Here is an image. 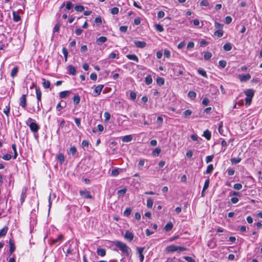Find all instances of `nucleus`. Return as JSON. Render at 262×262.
Segmentation results:
<instances>
[{
	"instance_id": "1",
	"label": "nucleus",
	"mask_w": 262,
	"mask_h": 262,
	"mask_svg": "<svg viewBox=\"0 0 262 262\" xmlns=\"http://www.w3.org/2000/svg\"><path fill=\"white\" fill-rule=\"evenodd\" d=\"M115 246L119 248V249L126 256H128L130 252V249L124 243L116 241L115 242Z\"/></svg>"
},
{
	"instance_id": "2",
	"label": "nucleus",
	"mask_w": 262,
	"mask_h": 262,
	"mask_svg": "<svg viewBox=\"0 0 262 262\" xmlns=\"http://www.w3.org/2000/svg\"><path fill=\"white\" fill-rule=\"evenodd\" d=\"M80 195L83 198L92 199L93 196L90 194V192L86 189L80 190L79 191Z\"/></svg>"
},
{
	"instance_id": "3",
	"label": "nucleus",
	"mask_w": 262,
	"mask_h": 262,
	"mask_svg": "<svg viewBox=\"0 0 262 262\" xmlns=\"http://www.w3.org/2000/svg\"><path fill=\"white\" fill-rule=\"evenodd\" d=\"M27 105V95L23 94L19 98V105L25 108Z\"/></svg>"
},
{
	"instance_id": "4",
	"label": "nucleus",
	"mask_w": 262,
	"mask_h": 262,
	"mask_svg": "<svg viewBox=\"0 0 262 262\" xmlns=\"http://www.w3.org/2000/svg\"><path fill=\"white\" fill-rule=\"evenodd\" d=\"M31 130L33 133H37L39 129V125L35 122H31L29 125Z\"/></svg>"
},
{
	"instance_id": "5",
	"label": "nucleus",
	"mask_w": 262,
	"mask_h": 262,
	"mask_svg": "<svg viewBox=\"0 0 262 262\" xmlns=\"http://www.w3.org/2000/svg\"><path fill=\"white\" fill-rule=\"evenodd\" d=\"M238 77L241 82L247 81L251 78V75L249 74L238 75Z\"/></svg>"
},
{
	"instance_id": "6",
	"label": "nucleus",
	"mask_w": 262,
	"mask_h": 262,
	"mask_svg": "<svg viewBox=\"0 0 262 262\" xmlns=\"http://www.w3.org/2000/svg\"><path fill=\"white\" fill-rule=\"evenodd\" d=\"M134 43L136 47L138 48H143L146 45V42L143 41L135 40Z\"/></svg>"
},
{
	"instance_id": "7",
	"label": "nucleus",
	"mask_w": 262,
	"mask_h": 262,
	"mask_svg": "<svg viewBox=\"0 0 262 262\" xmlns=\"http://www.w3.org/2000/svg\"><path fill=\"white\" fill-rule=\"evenodd\" d=\"M244 93L247 97L253 98L254 95V91L253 89H248Z\"/></svg>"
},
{
	"instance_id": "8",
	"label": "nucleus",
	"mask_w": 262,
	"mask_h": 262,
	"mask_svg": "<svg viewBox=\"0 0 262 262\" xmlns=\"http://www.w3.org/2000/svg\"><path fill=\"white\" fill-rule=\"evenodd\" d=\"M124 238L131 242L134 238V234L133 233L127 231L124 235Z\"/></svg>"
},
{
	"instance_id": "9",
	"label": "nucleus",
	"mask_w": 262,
	"mask_h": 262,
	"mask_svg": "<svg viewBox=\"0 0 262 262\" xmlns=\"http://www.w3.org/2000/svg\"><path fill=\"white\" fill-rule=\"evenodd\" d=\"M9 245H10V249L9 253L11 254L15 249V246L14 243L12 239L9 240Z\"/></svg>"
},
{
	"instance_id": "10",
	"label": "nucleus",
	"mask_w": 262,
	"mask_h": 262,
	"mask_svg": "<svg viewBox=\"0 0 262 262\" xmlns=\"http://www.w3.org/2000/svg\"><path fill=\"white\" fill-rule=\"evenodd\" d=\"M36 98L38 101H40L41 99V92L39 87H35Z\"/></svg>"
},
{
	"instance_id": "11",
	"label": "nucleus",
	"mask_w": 262,
	"mask_h": 262,
	"mask_svg": "<svg viewBox=\"0 0 262 262\" xmlns=\"http://www.w3.org/2000/svg\"><path fill=\"white\" fill-rule=\"evenodd\" d=\"M103 87L104 85L103 84H99L95 88L94 92L97 94V95H95V96H98L101 93V92Z\"/></svg>"
},
{
	"instance_id": "12",
	"label": "nucleus",
	"mask_w": 262,
	"mask_h": 262,
	"mask_svg": "<svg viewBox=\"0 0 262 262\" xmlns=\"http://www.w3.org/2000/svg\"><path fill=\"white\" fill-rule=\"evenodd\" d=\"M26 192H27V189L26 188L22 190L21 194L20 195V203L21 204L24 203V202L25 201V200L26 198Z\"/></svg>"
},
{
	"instance_id": "13",
	"label": "nucleus",
	"mask_w": 262,
	"mask_h": 262,
	"mask_svg": "<svg viewBox=\"0 0 262 262\" xmlns=\"http://www.w3.org/2000/svg\"><path fill=\"white\" fill-rule=\"evenodd\" d=\"M42 86L45 89H48L50 87V82L49 80H46L45 78H42Z\"/></svg>"
},
{
	"instance_id": "14",
	"label": "nucleus",
	"mask_w": 262,
	"mask_h": 262,
	"mask_svg": "<svg viewBox=\"0 0 262 262\" xmlns=\"http://www.w3.org/2000/svg\"><path fill=\"white\" fill-rule=\"evenodd\" d=\"M68 70L69 71L70 74L72 75H75L76 74V71L75 68L74 66H73L72 65H69L68 66Z\"/></svg>"
},
{
	"instance_id": "15",
	"label": "nucleus",
	"mask_w": 262,
	"mask_h": 262,
	"mask_svg": "<svg viewBox=\"0 0 262 262\" xmlns=\"http://www.w3.org/2000/svg\"><path fill=\"white\" fill-rule=\"evenodd\" d=\"M173 228V224L171 222H168L164 227V230L166 231H170Z\"/></svg>"
},
{
	"instance_id": "16",
	"label": "nucleus",
	"mask_w": 262,
	"mask_h": 262,
	"mask_svg": "<svg viewBox=\"0 0 262 262\" xmlns=\"http://www.w3.org/2000/svg\"><path fill=\"white\" fill-rule=\"evenodd\" d=\"M133 137L132 135H126L122 137V141L123 142H128L132 140Z\"/></svg>"
},
{
	"instance_id": "17",
	"label": "nucleus",
	"mask_w": 262,
	"mask_h": 262,
	"mask_svg": "<svg viewBox=\"0 0 262 262\" xmlns=\"http://www.w3.org/2000/svg\"><path fill=\"white\" fill-rule=\"evenodd\" d=\"M167 251L168 252H173L178 251L177 246L175 245H170L166 248Z\"/></svg>"
},
{
	"instance_id": "18",
	"label": "nucleus",
	"mask_w": 262,
	"mask_h": 262,
	"mask_svg": "<svg viewBox=\"0 0 262 262\" xmlns=\"http://www.w3.org/2000/svg\"><path fill=\"white\" fill-rule=\"evenodd\" d=\"M18 71V68L17 67H15L14 68H13L11 72V76L12 78L15 77L17 75Z\"/></svg>"
},
{
	"instance_id": "19",
	"label": "nucleus",
	"mask_w": 262,
	"mask_h": 262,
	"mask_svg": "<svg viewBox=\"0 0 262 262\" xmlns=\"http://www.w3.org/2000/svg\"><path fill=\"white\" fill-rule=\"evenodd\" d=\"M126 57L129 59L135 61L137 62L139 61L137 56L136 55H135V54H128L126 55Z\"/></svg>"
},
{
	"instance_id": "20",
	"label": "nucleus",
	"mask_w": 262,
	"mask_h": 262,
	"mask_svg": "<svg viewBox=\"0 0 262 262\" xmlns=\"http://www.w3.org/2000/svg\"><path fill=\"white\" fill-rule=\"evenodd\" d=\"M97 253L98 255L101 256H104L105 255L106 252L104 249L98 248L97 250Z\"/></svg>"
},
{
	"instance_id": "21",
	"label": "nucleus",
	"mask_w": 262,
	"mask_h": 262,
	"mask_svg": "<svg viewBox=\"0 0 262 262\" xmlns=\"http://www.w3.org/2000/svg\"><path fill=\"white\" fill-rule=\"evenodd\" d=\"M198 72L199 74H200L202 76L206 77V78L207 77V75L206 72L205 71V70L204 69H203L202 68H199L198 70Z\"/></svg>"
},
{
	"instance_id": "22",
	"label": "nucleus",
	"mask_w": 262,
	"mask_h": 262,
	"mask_svg": "<svg viewBox=\"0 0 262 262\" xmlns=\"http://www.w3.org/2000/svg\"><path fill=\"white\" fill-rule=\"evenodd\" d=\"M70 94V92L68 91H65L60 92L59 97L61 98H64L69 96Z\"/></svg>"
},
{
	"instance_id": "23",
	"label": "nucleus",
	"mask_w": 262,
	"mask_h": 262,
	"mask_svg": "<svg viewBox=\"0 0 262 262\" xmlns=\"http://www.w3.org/2000/svg\"><path fill=\"white\" fill-rule=\"evenodd\" d=\"M106 37L104 36H101L97 39V43L99 45L104 43L106 40Z\"/></svg>"
},
{
	"instance_id": "24",
	"label": "nucleus",
	"mask_w": 262,
	"mask_h": 262,
	"mask_svg": "<svg viewBox=\"0 0 262 262\" xmlns=\"http://www.w3.org/2000/svg\"><path fill=\"white\" fill-rule=\"evenodd\" d=\"M156 81L159 85L161 86L164 84L165 80L163 78L159 77L157 78Z\"/></svg>"
},
{
	"instance_id": "25",
	"label": "nucleus",
	"mask_w": 262,
	"mask_h": 262,
	"mask_svg": "<svg viewBox=\"0 0 262 262\" xmlns=\"http://www.w3.org/2000/svg\"><path fill=\"white\" fill-rule=\"evenodd\" d=\"M145 82L147 85L150 84L152 83V79L151 75H147L145 77Z\"/></svg>"
},
{
	"instance_id": "26",
	"label": "nucleus",
	"mask_w": 262,
	"mask_h": 262,
	"mask_svg": "<svg viewBox=\"0 0 262 262\" xmlns=\"http://www.w3.org/2000/svg\"><path fill=\"white\" fill-rule=\"evenodd\" d=\"M8 231V227H4L3 229L0 230V237L5 235Z\"/></svg>"
},
{
	"instance_id": "27",
	"label": "nucleus",
	"mask_w": 262,
	"mask_h": 262,
	"mask_svg": "<svg viewBox=\"0 0 262 262\" xmlns=\"http://www.w3.org/2000/svg\"><path fill=\"white\" fill-rule=\"evenodd\" d=\"M80 101V98L79 95H75L74 96L73 101H74V104L77 105L79 103Z\"/></svg>"
},
{
	"instance_id": "28",
	"label": "nucleus",
	"mask_w": 262,
	"mask_h": 262,
	"mask_svg": "<svg viewBox=\"0 0 262 262\" xmlns=\"http://www.w3.org/2000/svg\"><path fill=\"white\" fill-rule=\"evenodd\" d=\"M214 35L217 37H222L223 35V30H216V31H215Z\"/></svg>"
},
{
	"instance_id": "29",
	"label": "nucleus",
	"mask_w": 262,
	"mask_h": 262,
	"mask_svg": "<svg viewBox=\"0 0 262 262\" xmlns=\"http://www.w3.org/2000/svg\"><path fill=\"white\" fill-rule=\"evenodd\" d=\"M242 159L241 158H233L231 159V162L232 164H236L239 163Z\"/></svg>"
},
{
	"instance_id": "30",
	"label": "nucleus",
	"mask_w": 262,
	"mask_h": 262,
	"mask_svg": "<svg viewBox=\"0 0 262 262\" xmlns=\"http://www.w3.org/2000/svg\"><path fill=\"white\" fill-rule=\"evenodd\" d=\"M213 170V166L212 164H209L207 168V169L206 170L205 173L206 174H209L212 173V171Z\"/></svg>"
},
{
	"instance_id": "31",
	"label": "nucleus",
	"mask_w": 262,
	"mask_h": 262,
	"mask_svg": "<svg viewBox=\"0 0 262 262\" xmlns=\"http://www.w3.org/2000/svg\"><path fill=\"white\" fill-rule=\"evenodd\" d=\"M203 136L207 139L209 140L211 138V132L208 130H206L204 131Z\"/></svg>"
},
{
	"instance_id": "32",
	"label": "nucleus",
	"mask_w": 262,
	"mask_h": 262,
	"mask_svg": "<svg viewBox=\"0 0 262 262\" xmlns=\"http://www.w3.org/2000/svg\"><path fill=\"white\" fill-rule=\"evenodd\" d=\"M161 150L159 147H157L152 151V154L155 157L158 156L161 152Z\"/></svg>"
},
{
	"instance_id": "33",
	"label": "nucleus",
	"mask_w": 262,
	"mask_h": 262,
	"mask_svg": "<svg viewBox=\"0 0 262 262\" xmlns=\"http://www.w3.org/2000/svg\"><path fill=\"white\" fill-rule=\"evenodd\" d=\"M153 206V200L151 198H148L147 200V207L151 208Z\"/></svg>"
},
{
	"instance_id": "34",
	"label": "nucleus",
	"mask_w": 262,
	"mask_h": 262,
	"mask_svg": "<svg viewBox=\"0 0 262 262\" xmlns=\"http://www.w3.org/2000/svg\"><path fill=\"white\" fill-rule=\"evenodd\" d=\"M12 148L14 151V155H13V159H15L17 158V152L16 150V146L15 144H13L12 145Z\"/></svg>"
},
{
	"instance_id": "35",
	"label": "nucleus",
	"mask_w": 262,
	"mask_h": 262,
	"mask_svg": "<svg viewBox=\"0 0 262 262\" xmlns=\"http://www.w3.org/2000/svg\"><path fill=\"white\" fill-rule=\"evenodd\" d=\"M62 238H63V236L61 234H60L58 235L57 238L53 240V243L54 244H56L57 243H60L61 241V240L62 239Z\"/></svg>"
},
{
	"instance_id": "36",
	"label": "nucleus",
	"mask_w": 262,
	"mask_h": 262,
	"mask_svg": "<svg viewBox=\"0 0 262 262\" xmlns=\"http://www.w3.org/2000/svg\"><path fill=\"white\" fill-rule=\"evenodd\" d=\"M188 96L191 99H194L196 96V94L194 91H189L188 93Z\"/></svg>"
},
{
	"instance_id": "37",
	"label": "nucleus",
	"mask_w": 262,
	"mask_h": 262,
	"mask_svg": "<svg viewBox=\"0 0 262 262\" xmlns=\"http://www.w3.org/2000/svg\"><path fill=\"white\" fill-rule=\"evenodd\" d=\"M132 209L130 208H127L123 212V215L125 216H129L131 213Z\"/></svg>"
},
{
	"instance_id": "38",
	"label": "nucleus",
	"mask_w": 262,
	"mask_h": 262,
	"mask_svg": "<svg viewBox=\"0 0 262 262\" xmlns=\"http://www.w3.org/2000/svg\"><path fill=\"white\" fill-rule=\"evenodd\" d=\"M13 20L17 22L19 20H20V16L18 14H17L15 12H13Z\"/></svg>"
},
{
	"instance_id": "39",
	"label": "nucleus",
	"mask_w": 262,
	"mask_h": 262,
	"mask_svg": "<svg viewBox=\"0 0 262 262\" xmlns=\"http://www.w3.org/2000/svg\"><path fill=\"white\" fill-rule=\"evenodd\" d=\"M214 26L216 30H223V25L221 24L217 21H215L214 23Z\"/></svg>"
},
{
	"instance_id": "40",
	"label": "nucleus",
	"mask_w": 262,
	"mask_h": 262,
	"mask_svg": "<svg viewBox=\"0 0 262 262\" xmlns=\"http://www.w3.org/2000/svg\"><path fill=\"white\" fill-rule=\"evenodd\" d=\"M58 160L62 164L64 161V157L63 154H59L57 157Z\"/></svg>"
},
{
	"instance_id": "41",
	"label": "nucleus",
	"mask_w": 262,
	"mask_h": 262,
	"mask_svg": "<svg viewBox=\"0 0 262 262\" xmlns=\"http://www.w3.org/2000/svg\"><path fill=\"white\" fill-rule=\"evenodd\" d=\"M219 67L222 69H224L226 66L227 62L225 60H222L219 61Z\"/></svg>"
},
{
	"instance_id": "42",
	"label": "nucleus",
	"mask_w": 262,
	"mask_h": 262,
	"mask_svg": "<svg viewBox=\"0 0 262 262\" xmlns=\"http://www.w3.org/2000/svg\"><path fill=\"white\" fill-rule=\"evenodd\" d=\"M119 173V169L118 168H115L113 169L111 172V175L114 177L118 176Z\"/></svg>"
},
{
	"instance_id": "43",
	"label": "nucleus",
	"mask_w": 262,
	"mask_h": 262,
	"mask_svg": "<svg viewBox=\"0 0 262 262\" xmlns=\"http://www.w3.org/2000/svg\"><path fill=\"white\" fill-rule=\"evenodd\" d=\"M84 9V7L81 5H77L75 7V10L78 12H82Z\"/></svg>"
},
{
	"instance_id": "44",
	"label": "nucleus",
	"mask_w": 262,
	"mask_h": 262,
	"mask_svg": "<svg viewBox=\"0 0 262 262\" xmlns=\"http://www.w3.org/2000/svg\"><path fill=\"white\" fill-rule=\"evenodd\" d=\"M111 13L113 14H117L119 13V9L117 7H114L111 9Z\"/></svg>"
},
{
	"instance_id": "45",
	"label": "nucleus",
	"mask_w": 262,
	"mask_h": 262,
	"mask_svg": "<svg viewBox=\"0 0 262 262\" xmlns=\"http://www.w3.org/2000/svg\"><path fill=\"white\" fill-rule=\"evenodd\" d=\"M212 54L210 52H206L205 53L204 57L205 60H209L211 58Z\"/></svg>"
},
{
	"instance_id": "46",
	"label": "nucleus",
	"mask_w": 262,
	"mask_h": 262,
	"mask_svg": "<svg viewBox=\"0 0 262 262\" xmlns=\"http://www.w3.org/2000/svg\"><path fill=\"white\" fill-rule=\"evenodd\" d=\"M126 192V189L124 188L122 189L119 190L117 192L119 196H123Z\"/></svg>"
},
{
	"instance_id": "47",
	"label": "nucleus",
	"mask_w": 262,
	"mask_h": 262,
	"mask_svg": "<svg viewBox=\"0 0 262 262\" xmlns=\"http://www.w3.org/2000/svg\"><path fill=\"white\" fill-rule=\"evenodd\" d=\"M192 114V111L190 110H187L184 112V116L185 118H188Z\"/></svg>"
},
{
	"instance_id": "48",
	"label": "nucleus",
	"mask_w": 262,
	"mask_h": 262,
	"mask_svg": "<svg viewBox=\"0 0 262 262\" xmlns=\"http://www.w3.org/2000/svg\"><path fill=\"white\" fill-rule=\"evenodd\" d=\"M75 122L78 127L81 128V119L80 118H75L74 119Z\"/></svg>"
},
{
	"instance_id": "49",
	"label": "nucleus",
	"mask_w": 262,
	"mask_h": 262,
	"mask_svg": "<svg viewBox=\"0 0 262 262\" xmlns=\"http://www.w3.org/2000/svg\"><path fill=\"white\" fill-rule=\"evenodd\" d=\"M209 185V180L207 179L205 181L204 187H203V191H206V189H208Z\"/></svg>"
},
{
	"instance_id": "50",
	"label": "nucleus",
	"mask_w": 262,
	"mask_h": 262,
	"mask_svg": "<svg viewBox=\"0 0 262 262\" xmlns=\"http://www.w3.org/2000/svg\"><path fill=\"white\" fill-rule=\"evenodd\" d=\"M77 151L76 148L75 146L71 147L70 148L69 152L72 155H74Z\"/></svg>"
},
{
	"instance_id": "51",
	"label": "nucleus",
	"mask_w": 262,
	"mask_h": 262,
	"mask_svg": "<svg viewBox=\"0 0 262 262\" xmlns=\"http://www.w3.org/2000/svg\"><path fill=\"white\" fill-rule=\"evenodd\" d=\"M104 117L105 118V121L107 122L110 119L111 115L108 112H105Z\"/></svg>"
},
{
	"instance_id": "52",
	"label": "nucleus",
	"mask_w": 262,
	"mask_h": 262,
	"mask_svg": "<svg viewBox=\"0 0 262 262\" xmlns=\"http://www.w3.org/2000/svg\"><path fill=\"white\" fill-rule=\"evenodd\" d=\"M209 5V3L208 0H203L200 3L201 6H208Z\"/></svg>"
},
{
	"instance_id": "53",
	"label": "nucleus",
	"mask_w": 262,
	"mask_h": 262,
	"mask_svg": "<svg viewBox=\"0 0 262 262\" xmlns=\"http://www.w3.org/2000/svg\"><path fill=\"white\" fill-rule=\"evenodd\" d=\"M130 99L133 100L135 101L136 100V94L134 92H130Z\"/></svg>"
},
{
	"instance_id": "54",
	"label": "nucleus",
	"mask_w": 262,
	"mask_h": 262,
	"mask_svg": "<svg viewBox=\"0 0 262 262\" xmlns=\"http://www.w3.org/2000/svg\"><path fill=\"white\" fill-rule=\"evenodd\" d=\"M214 158V155L208 156L206 158V162L207 163H208L211 162Z\"/></svg>"
},
{
	"instance_id": "55",
	"label": "nucleus",
	"mask_w": 262,
	"mask_h": 262,
	"mask_svg": "<svg viewBox=\"0 0 262 262\" xmlns=\"http://www.w3.org/2000/svg\"><path fill=\"white\" fill-rule=\"evenodd\" d=\"M156 29L159 32H162L164 31L163 27L160 24H158L156 25Z\"/></svg>"
},
{
	"instance_id": "56",
	"label": "nucleus",
	"mask_w": 262,
	"mask_h": 262,
	"mask_svg": "<svg viewBox=\"0 0 262 262\" xmlns=\"http://www.w3.org/2000/svg\"><path fill=\"white\" fill-rule=\"evenodd\" d=\"M233 188L236 190H240L242 188V185L240 183H236L234 185Z\"/></svg>"
},
{
	"instance_id": "57",
	"label": "nucleus",
	"mask_w": 262,
	"mask_h": 262,
	"mask_svg": "<svg viewBox=\"0 0 262 262\" xmlns=\"http://www.w3.org/2000/svg\"><path fill=\"white\" fill-rule=\"evenodd\" d=\"M184 259L188 262H195V260L190 256H184Z\"/></svg>"
},
{
	"instance_id": "58",
	"label": "nucleus",
	"mask_w": 262,
	"mask_h": 262,
	"mask_svg": "<svg viewBox=\"0 0 262 262\" xmlns=\"http://www.w3.org/2000/svg\"><path fill=\"white\" fill-rule=\"evenodd\" d=\"M73 7V5L71 2L69 1L67 2L66 6L67 9L70 10Z\"/></svg>"
},
{
	"instance_id": "59",
	"label": "nucleus",
	"mask_w": 262,
	"mask_h": 262,
	"mask_svg": "<svg viewBox=\"0 0 262 262\" xmlns=\"http://www.w3.org/2000/svg\"><path fill=\"white\" fill-rule=\"evenodd\" d=\"M12 158V156L10 154H7L3 156V159L5 160H9L11 159Z\"/></svg>"
},
{
	"instance_id": "60",
	"label": "nucleus",
	"mask_w": 262,
	"mask_h": 262,
	"mask_svg": "<svg viewBox=\"0 0 262 262\" xmlns=\"http://www.w3.org/2000/svg\"><path fill=\"white\" fill-rule=\"evenodd\" d=\"M10 106H7L6 107V108H5L3 111V112L7 116V117L9 116V112H10Z\"/></svg>"
},
{
	"instance_id": "61",
	"label": "nucleus",
	"mask_w": 262,
	"mask_h": 262,
	"mask_svg": "<svg viewBox=\"0 0 262 262\" xmlns=\"http://www.w3.org/2000/svg\"><path fill=\"white\" fill-rule=\"evenodd\" d=\"M119 30L121 32L125 33L127 30V26H122L120 27Z\"/></svg>"
},
{
	"instance_id": "62",
	"label": "nucleus",
	"mask_w": 262,
	"mask_h": 262,
	"mask_svg": "<svg viewBox=\"0 0 262 262\" xmlns=\"http://www.w3.org/2000/svg\"><path fill=\"white\" fill-rule=\"evenodd\" d=\"M232 19L231 17L230 16H227L225 17V23L227 24H230L232 21Z\"/></svg>"
},
{
	"instance_id": "63",
	"label": "nucleus",
	"mask_w": 262,
	"mask_h": 262,
	"mask_svg": "<svg viewBox=\"0 0 262 262\" xmlns=\"http://www.w3.org/2000/svg\"><path fill=\"white\" fill-rule=\"evenodd\" d=\"M165 15V13L162 11H160L158 13L157 17L159 19L163 18Z\"/></svg>"
},
{
	"instance_id": "64",
	"label": "nucleus",
	"mask_w": 262,
	"mask_h": 262,
	"mask_svg": "<svg viewBox=\"0 0 262 262\" xmlns=\"http://www.w3.org/2000/svg\"><path fill=\"white\" fill-rule=\"evenodd\" d=\"M252 99V98L246 97L245 98L246 105H249L251 103Z\"/></svg>"
}]
</instances>
